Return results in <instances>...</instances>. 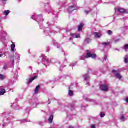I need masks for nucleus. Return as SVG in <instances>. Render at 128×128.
Returning a JSON list of instances; mask_svg holds the SVG:
<instances>
[{"mask_svg": "<svg viewBox=\"0 0 128 128\" xmlns=\"http://www.w3.org/2000/svg\"><path fill=\"white\" fill-rule=\"evenodd\" d=\"M34 20H36L40 26V28H42V24L40 23V20H44V19L42 18L41 15L38 16L36 14H34L31 17Z\"/></svg>", "mask_w": 128, "mask_h": 128, "instance_id": "1", "label": "nucleus"}, {"mask_svg": "<svg viewBox=\"0 0 128 128\" xmlns=\"http://www.w3.org/2000/svg\"><path fill=\"white\" fill-rule=\"evenodd\" d=\"M112 72L114 76H115V78H118V80H122V75L118 72V71H117L116 70H113L112 71Z\"/></svg>", "mask_w": 128, "mask_h": 128, "instance_id": "2", "label": "nucleus"}, {"mask_svg": "<svg viewBox=\"0 0 128 128\" xmlns=\"http://www.w3.org/2000/svg\"><path fill=\"white\" fill-rule=\"evenodd\" d=\"M86 58H96V54H92L90 50H88L86 51Z\"/></svg>", "mask_w": 128, "mask_h": 128, "instance_id": "3", "label": "nucleus"}, {"mask_svg": "<svg viewBox=\"0 0 128 128\" xmlns=\"http://www.w3.org/2000/svg\"><path fill=\"white\" fill-rule=\"evenodd\" d=\"M41 58L42 60V62L44 66H48V58L44 56H42Z\"/></svg>", "mask_w": 128, "mask_h": 128, "instance_id": "4", "label": "nucleus"}, {"mask_svg": "<svg viewBox=\"0 0 128 128\" xmlns=\"http://www.w3.org/2000/svg\"><path fill=\"white\" fill-rule=\"evenodd\" d=\"M116 12H120V14H128L127 10H124L122 8H117L115 9Z\"/></svg>", "mask_w": 128, "mask_h": 128, "instance_id": "5", "label": "nucleus"}, {"mask_svg": "<svg viewBox=\"0 0 128 128\" xmlns=\"http://www.w3.org/2000/svg\"><path fill=\"white\" fill-rule=\"evenodd\" d=\"M76 4H75L73 6H70L68 8V12L69 14H72V12H74V10H76Z\"/></svg>", "mask_w": 128, "mask_h": 128, "instance_id": "6", "label": "nucleus"}, {"mask_svg": "<svg viewBox=\"0 0 128 128\" xmlns=\"http://www.w3.org/2000/svg\"><path fill=\"white\" fill-rule=\"evenodd\" d=\"M100 90L103 92H108V86L102 84L100 86Z\"/></svg>", "mask_w": 128, "mask_h": 128, "instance_id": "7", "label": "nucleus"}, {"mask_svg": "<svg viewBox=\"0 0 128 128\" xmlns=\"http://www.w3.org/2000/svg\"><path fill=\"white\" fill-rule=\"evenodd\" d=\"M70 36H72V38H80V35L79 34H70Z\"/></svg>", "mask_w": 128, "mask_h": 128, "instance_id": "8", "label": "nucleus"}, {"mask_svg": "<svg viewBox=\"0 0 128 128\" xmlns=\"http://www.w3.org/2000/svg\"><path fill=\"white\" fill-rule=\"evenodd\" d=\"M36 78H38V76H35L34 77L31 79L28 80V82H27L28 84H30V82H34V80H36Z\"/></svg>", "mask_w": 128, "mask_h": 128, "instance_id": "9", "label": "nucleus"}, {"mask_svg": "<svg viewBox=\"0 0 128 128\" xmlns=\"http://www.w3.org/2000/svg\"><path fill=\"white\" fill-rule=\"evenodd\" d=\"M84 24H80L78 27V32H82V28H84Z\"/></svg>", "mask_w": 128, "mask_h": 128, "instance_id": "10", "label": "nucleus"}, {"mask_svg": "<svg viewBox=\"0 0 128 128\" xmlns=\"http://www.w3.org/2000/svg\"><path fill=\"white\" fill-rule=\"evenodd\" d=\"M0 96H4L6 94V90L2 88V87H0Z\"/></svg>", "mask_w": 128, "mask_h": 128, "instance_id": "11", "label": "nucleus"}, {"mask_svg": "<svg viewBox=\"0 0 128 128\" xmlns=\"http://www.w3.org/2000/svg\"><path fill=\"white\" fill-rule=\"evenodd\" d=\"M94 36L96 38H102V34H100L98 33V32H95L94 34Z\"/></svg>", "mask_w": 128, "mask_h": 128, "instance_id": "12", "label": "nucleus"}, {"mask_svg": "<svg viewBox=\"0 0 128 128\" xmlns=\"http://www.w3.org/2000/svg\"><path fill=\"white\" fill-rule=\"evenodd\" d=\"M120 120L122 122H126V118L124 116L121 115L120 116Z\"/></svg>", "mask_w": 128, "mask_h": 128, "instance_id": "13", "label": "nucleus"}, {"mask_svg": "<svg viewBox=\"0 0 128 128\" xmlns=\"http://www.w3.org/2000/svg\"><path fill=\"white\" fill-rule=\"evenodd\" d=\"M15 58L20 60V55L18 53H16L15 55Z\"/></svg>", "mask_w": 128, "mask_h": 128, "instance_id": "14", "label": "nucleus"}, {"mask_svg": "<svg viewBox=\"0 0 128 128\" xmlns=\"http://www.w3.org/2000/svg\"><path fill=\"white\" fill-rule=\"evenodd\" d=\"M14 48H16V45L14 44H12L11 46V50L12 52H14Z\"/></svg>", "mask_w": 128, "mask_h": 128, "instance_id": "15", "label": "nucleus"}, {"mask_svg": "<svg viewBox=\"0 0 128 128\" xmlns=\"http://www.w3.org/2000/svg\"><path fill=\"white\" fill-rule=\"evenodd\" d=\"M122 49L124 50L125 52H128V44H126L124 47H123Z\"/></svg>", "mask_w": 128, "mask_h": 128, "instance_id": "16", "label": "nucleus"}, {"mask_svg": "<svg viewBox=\"0 0 128 128\" xmlns=\"http://www.w3.org/2000/svg\"><path fill=\"white\" fill-rule=\"evenodd\" d=\"M40 86H38L36 87V88L35 90V94H38V90H40Z\"/></svg>", "mask_w": 128, "mask_h": 128, "instance_id": "17", "label": "nucleus"}, {"mask_svg": "<svg viewBox=\"0 0 128 128\" xmlns=\"http://www.w3.org/2000/svg\"><path fill=\"white\" fill-rule=\"evenodd\" d=\"M110 43V42H102L101 43V44H102V46H109Z\"/></svg>", "mask_w": 128, "mask_h": 128, "instance_id": "18", "label": "nucleus"}, {"mask_svg": "<svg viewBox=\"0 0 128 128\" xmlns=\"http://www.w3.org/2000/svg\"><path fill=\"white\" fill-rule=\"evenodd\" d=\"M5 56H6V52L0 54V58H5Z\"/></svg>", "mask_w": 128, "mask_h": 128, "instance_id": "19", "label": "nucleus"}, {"mask_svg": "<svg viewBox=\"0 0 128 128\" xmlns=\"http://www.w3.org/2000/svg\"><path fill=\"white\" fill-rule=\"evenodd\" d=\"M68 95L70 96H74V91L71 90H69Z\"/></svg>", "mask_w": 128, "mask_h": 128, "instance_id": "20", "label": "nucleus"}, {"mask_svg": "<svg viewBox=\"0 0 128 128\" xmlns=\"http://www.w3.org/2000/svg\"><path fill=\"white\" fill-rule=\"evenodd\" d=\"M92 40H90V39L88 38V39H86L84 40V42L85 44H90V42Z\"/></svg>", "mask_w": 128, "mask_h": 128, "instance_id": "21", "label": "nucleus"}, {"mask_svg": "<svg viewBox=\"0 0 128 128\" xmlns=\"http://www.w3.org/2000/svg\"><path fill=\"white\" fill-rule=\"evenodd\" d=\"M10 10H5L4 12V14L6 16H8V14H10Z\"/></svg>", "mask_w": 128, "mask_h": 128, "instance_id": "22", "label": "nucleus"}, {"mask_svg": "<svg viewBox=\"0 0 128 128\" xmlns=\"http://www.w3.org/2000/svg\"><path fill=\"white\" fill-rule=\"evenodd\" d=\"M52 120H54V118L52 116H50L49 118L48 121L50 124H52Z\"/></svg>", "mask_w": 128, "mask_h": 128, "instance_id": "23", "label": "nucleus"}, {"mask_svg": "<svg viewBox=\"0 0 128 128\" xmlns=\"http://www.w3.org/2000/svg\"><path fill=\"white\" fill-rule=\"evenodd\" d=\"M84 80H88V78H90V76H88V75H84Z\"/></svg>", "mask_w": 128, "mask_h": 128, "instance_id": "24", "label": "nucleus"}, {"mask_svg": "<svg viewBox=\"0 0 128 128\" xmlns=\"http://www.w3.org/2000/svg\"><path fill=\"white\" fill-rule=\"evenodd\" d=\"M4 76L2 74L0 75V80H4Z\"/></svg>", "mask_w": 128, "mask_h": 128, "instance_id": "25", "label": "nucleus"}, {"mask_svg": "<svg viewBox=\"0 0 128 128\" xmlns=\"http://www.w3.org/2000/svg\"><path fill=\"white\" fill-rule=\"evenodd\" d=\"M108 34H109V36H112V32L111 30H108Z\"/></svg>", "mask_w": 128, "mask_h": 128, "instance_id": "26", "label": "nucleus"}, {"mask_svg": "<svg viewBox=\"0 0 128 128\" xmlns=\"http://www.w3.org/2000/svg\"><path fill=\"white\" fill-rule=\"evenodd\" d=\"M120 40L118 38V39H116V40H114V42L115 44H116L118 42H120Z\"/></svg>", "mask_w": 128, "mask_h": 128, "instance_id": "27", "label": "nucleus"}, {"mask_svg": "<svg viewBox=\"0 0 128 128\" xmlns=\"http://www.w3.org/2000/svg\"><path fill=\"white\" fill-rule=\"evenodd\" d=\"M124 62H125V64H128V58H125Z\"/></svg>", "mask_w": 128, "mask_h": 128, "instance_id": "28", "label": "nucleus"}, {"mask_svg": "<svg viewBox=\"0 0 128 128\" xmlns=\"http://www.w3.org/2000/svg\"><path fill=\"white\" fill-rule=\"evenodd\" d=\"M104 116H106V114L104 113H102L100 114V118H104Z\"/></svg>", "mask_w": 128, "mask_h": 128, "instance_id": "29", "label": "nucleus"}, {"mask_svg": "<svg viewBox=\"0 0 128 128\" xmlns=\"http://www.w3.org/2000/svg\"><path fill=\"white\" fill-rule=\"evenodd\" d=\"M2 0V2H3V4H6V2H8V0Z\"/></svg>", "mask_w": 128, "mask_h": 128, "instance_id": "30", "label": "nucleus"}, {"mask_svg": "<svg viewBox=\"0 0 128 128\" xmlns=\"http://www.w3.org/2000/svg\"><path fill=\"white\" fill-rule=\"evenodd\" d=\"M91 128H96V126L94 124H92L91 126Z\"/></svg>", "mask_w": 128, "mask_h": 128, "instance_id": "31", "label": "nucleus"}, {"mask_svg": "<svg viewBox=\"0 0 128 128\" xmlns=\"http://www.w3.org/2000/svg\"><path fill=\"white\" fill-rule=\"evenodd\" d=\"M6 68H8V66L4 65L3 68H4V70H6Z\"/></svg>", "mask_w": 128, "mask_h": 128, "instance_id": "32", "label": "nucleus"}, {"mask_svg": "<svg viewBox=\"0 0 128 128\" xmlns=\"http://www.w3.org/2000/svg\"><path fill=\"white\" fill-rule=\"evenodd\" d=\"M108 60V56H106L105 57H104V60Z\"/></svg>", "mask_w": 128, "mask_h": 128, "instance_id": "33", "label": "nucleus"}, {"mask_svg": "<svg viewBox=\"0 0 128 128\" xmlns=\"http://www.w3.org/2000/svg\"><path fill=\"white\" fill-rule=\"evenodd\" d=\"M85 14H90V12L86 10L85 11Z\"/></svg>", "mask_w": 128, "mask_h": 128, "instance_id": "34", "label": "nucleus"}, {"mask_svg": "<svg viewBox=\"0 0 128 128\" xmlns=\"http://www.w3.org/2000/svg\"><path fill=\"white\" fill-rule=\"evenodd\" d=\"M86 100H88V102H94V100H92L90 99H86Z\"/></svg>", "mask_w": 128, "mask_h": 128, "instance_id": "35", "label": "nucleus"}, {"mask_svg": "<svg viewBox=\"0 0 128 128\" xmlns=\"http://www.w3.org/2000/svg\"><path fill=\"white\" fill-rule=\"evenodd\" d=\"M74 66H76V64H70V66H72L74 68Z\"/></svg>", "mask_w": 128, "mask_h": 128, "instance_id": "36", "label": "nucleus"}, {"mask_svg": "<svg viewBox=\"0 0 128 128\" xmlns=\"http://www.w3.org/2000/svg\"><path fill=\"white\" fill-rule=\"evenodd\" d=\"M12 66H14V60H12Z\"/></svg>", "mask_w": 128, "mask_h": 128, "instance_id": "37", "label": "nucleus"}, {"mask_svg": "<svg viewBox=\"0 0 128 128\" xmlns=\"http://www.w3.org/2000/svg\"><path fill=\"white\" fill-rule=\"evenodd\" d=\"M87 84H88V86H90V82H87Z\"/></svg>", "mask_w": 128, "mask_h": 128, "instance_id": "38", "label": "nucleus"}, {"mask_svg": "<svg viewBox=\"0 0 128 128\" xmlns=\"http://www.w3.org/2000/svg\"><path fill=\"white\" fill-rule=\"evenodd\" d=\"M126 102H128V98H127L126 99Z\"/></svg>", "mask_w": 128, "mask_h": 128, "instance_id": "39", "label": "nucleus"}, {"mask_svg": "<svg viewBox=\"0 0 128 128\" xmlns=\"http://www.w3.org/2000/svg\"><path fill=\"white\" fill-rule=\"evenodd\" d=\"M70 40H72V38H70Z\"/></svg>", "mask_w": 128, "mask_h": 128, "instance_id": "40", "label": "nucleus"}, {"mask_svg": "<svg viewBox=\"0 0 128 128\" xmlns=\"http://www.w3.org/2000/svg\"><path fill=\"white\" fill-rule=\"evenodd\" d=\"M62 68H63V67H62V66H61V67H60V70H62Z\"/></svg>", "mask_w": 128, "mask_h": 128, "instance_id": "41", "label": "nucleus"}, {"mask_svg": "<svg viewBox=\"0 0 128 128\" xmlns=\"http://www.w3.org/2000/svg\"><path fill=\"white\" fill-rule=\"evenodd\" d=\"M60 45H59V46H58V48H60Z\"/></svg>", "mask_w": 128, "mask_h": 128, "instance_id": "42", "label": "nucleus"}, {"mask_svg": "<svg viewBox=\"0 0 128 128\" xmlns=\"http://www.w3.org/2000/svg\"><path fill=\"white\" fill-rule=\"evenodd\" d=\"M24 122H26V120H24Z\"/></svg>", "mask_w": 128, "mask_h": 128, "instance_id": "43", "label": "nucleus"}, {"mask_svg": "<svg viewBox=\"0 0 128 128\" xmlns=\"http://www.w3.org/2000/svg\"><path fill=\"white\" fill-rule=\"evenodd\" d=\"M66 60V62H67V61H68V60Z\"/></svg>", "mask_w": 128, "mask_h": 128, "instance_id": "44", "label": "nucleus"}, {"mask_svg": "<svg viewBox=\"0 0 128 128\" xmlns=\"http://www.w3.org/2000/svg\"><path fill=\"white\" fill-rule=\"evenodd\" d=\"M44 32H46V30H44Z\"/></svg>", "mask_w": 128, "mask_h": 128, "instance_id": "45", "label": "nucleus"}, {"mask_svg": "<svg viewBox=\"0 0 128 128\" xmlns=\"http://www.w3.org/2000/svg\"><path fill=\"white\" fill-rule=\"evenodd\" d=\"M10 58H12V56H10Z\"/></svg>", "mask_w": 128, "mask_h": 128, "instance_id": "46", "label": "nucleus"}, {"mask_svg": "<svg viewBox=\"0 0 128 128\" xmlns=\"http://www.w3.org/2000/svg\"><path fill=\"white\" fill-rule=\"evenodd\" d=\"M74 4H76V2H74Z\"/></svg>", "mask_w": 128, "mask_h": 128, "instance_id": "47", "label": "nucleus"}]
</instances>
